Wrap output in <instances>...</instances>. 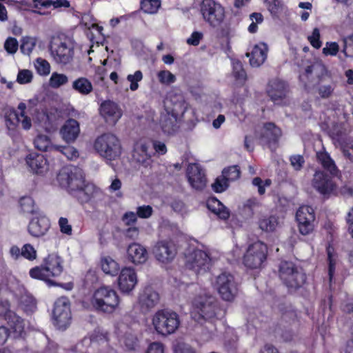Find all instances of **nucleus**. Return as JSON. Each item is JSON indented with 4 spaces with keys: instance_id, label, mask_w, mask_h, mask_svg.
<instances>
[{
    "instance_id": "nucleus-56",
    "label": "nucleus",
    "mask_w": 353,
    "mask_h": 353,
    "mask_svg": "<svg viewBox=\"0 0 353 353\" xmlns=\"http://www.w3.org/2000/svg\"><path fill=\"white\" fill-rule=\"evenodd\" d=\"M159 81L163 84H170L176 81L175 76L168 70H161L158 74Z\"/></svg>"
},
{
    "instance_id": "nucleus-52",
    "label": "nucleus",
    "mask_w": 353,
    "mask_h": 353,
    "mask_svg": "<svg viewBox=\"0 0 353 353\" xmlns=\"http://www.w3.org/2000/svg\"><path fill=\"white\" fill-rule=\"evenodd\" d=\"M343 48L342 52L346 57H353V34L343 39Z\"/></svg>"
},
{
    "instance_id": "nucleus-48",
    "label": "nucleus",
    "mask_w": 353,
    "mask_h": 353,
    "mask_svg": "<svg viewBox=\"0 0 353 353\" xmlns=\"http://www.w3.org/2000/svg\"><path fill=\"white\" fill-rule=\"evenodd\" d=\"M21 303L26 312H33L37 308V302L34 298L30 295L23 296Z\"/></svg>"
},
{
    "instance_id": "nucleus-1",
    "label": "nucleus",
    "mask_w": 353,
    "mask_h": 353,
    "mask_svg": "<svg viewBox=\"0 0 353 353\" xmlns=\"http://www.w3.org/2000/svg\"><path fill=\"white\" fill-rule=\"evenodd\" d=\"M94 148L103 159L112 161L120 157L122 146L119 138L112 133H104L94 141Z\"/></svg>"
},
{
    "instance_id": "nucleus-2",
    "label": "nucleus",
    "mask_w": 353,
    "mask_h": 353,
    "mask_svg": "<svg viewBox=\"0 0 353 353\" xmlns=\"http://www.w3.org/2000/svg\"><path fill=\"white\" fill-rule=\"evenodd\" d=\"M63 261L56 254H49L44 259L40 266H37L30 270L32 278L43 280L50 284L54 283L50 279L61 275L63 272Z\"/></svg>"
},
{
    "instance_id": "nucleus-31",
    "label": "nucleus",
    "mask_w": 353,
    "mask_h": 353,
    "mask_svg": "<svg viewBox=\"0 0 353 353\" xmlns=\"http://www.w3.org/2000/svg\"><path fill=\"white\" fill-rule=\"evenodd\" d=\"M96 188L94 185L83 183V185L71 193L81 203H88L94 196Z\"/></svg>"
},
{
    "instance_id": "nucleus-42",
    "label": "nucleus",
    "mask_w": 353,
    "mask_h": 353,
    "mask_svg": "<svg viewBox=\"0 0 353 353\" xmlns=\"http://www.w3.org/2000/svg\"><path fill=\"white\" fill-rule=\"evenodd\" d=\"M264 134L269 141H276L281 136V130L272 123H266L264 126Z\"/></svg>"
},
{
    "instance_id": "nucleus-35",
    "label": "nucleus",
    "mask_w": 353,
    "mask_h": 353,
    "mask_svg": "<svg viewBox=\"0 0 353 353\" xmlns=\"http://www.w3.org/2000/svg\"><path fill=\"white\" fill-rule=\"evenodd\" d=\"M35 148L40 151H54L56 145L52 143L50 138L45 134H39L34 141Z\"/></svg>"
},
{
    "instance_id": "nucleus-57",
    "label": "nucleus",
    "mask_w": 353,
    "mask_h": 353,
    "mask_svg": "<svg viewBox=\"0 0 353 353\" xmlns=\"http://www.w3.org/2000/svg\"><path fill=\"white\" fill-rule=\"evenodd\" d=\"M228 181L223 176L217 177L214 183H212V188L216 192H222L228 187Z\"/></svg>"
},
{
    "instance_id": "nucleus-49",
    "label": "nucleus",
    "mask_w": 353,
    "mask_h": 353,
    "mask_svg": "<svg viewBox=\"0 0 353 353\" xmlns=\"http://www.w3.org/2000/svg\"><path fill=\"white\" fill-rule=\"evenodd\" d=\"M20 206L24 213L32 214L35 212L34 201L31 197H22L20 200Z\"/></svg>"
},
{
    "instance_id": "nucleus-29",
    "label": "nucleus",
    "mask_w": 353,
    "mask_h": 353,
    "mask_svg": "<svg viewBox=\"0 0 353 353\" xmlns=\"http://www.w3.org/2000/svg\"><path fill=\"white\" fill-rule=\"evenodd\" d=\"M179 117L170 113L165 110L161 113L160 124L163 131L167 134H172L178 129L177 119Z\"/></svg>"
},
{
    "instance_id": "nucleus-30",
    "label": "nucleus",
    "mask_w": 353,
    "mask_h": 353,
    "mask_svg": "<svg viewBox=\"0 0 353 353\" xmlns=\"http://www.w3.org/2000/svg\"><path fill=\"white\" fill-rule=\"evenodd\" d=\"M7 323L14 337L21 336L24 332L25 323L23 320L15 312L8 313Z\"/></svg>"
},
{
    "instance_id": "nucleus-25",
    "label": "nucleus",
    "mask_w": 353,
    "mask_h": 353,
    "mask_svg": "<svg viewBox=\"0 0 353 353\" xmlns=\"http://www.w3.org/2000/svg\"><path fill=\"white\" fill-rule=\"evenodd\" d=\"M159 294L151 288H145L140 294L139 302L143 310L148 311L159 302Z\"/></svg>"
},
{
    "instance_id": "nucleus-5",
    "label": "nucleus",
    "mask_w": 353,
    "mask_h": 353,
    "mask_svg": "<svg viewBox=\"0 0 353 353\" xmlns=\"http://www.w3.org/2000/svg\"><path fill=\"white\" fill-rule=\"evenodd\" d=\"M215 315L216 305L214 297L203 293L194 299L191 316L194 321L200 323L203 320L211 319Z\"/></svg>"
},
{
    "instance_id": "nucleus-64",
    "label": "nucleus",
    "mask_w": 353,
    "mask_h": 353,
    "mask_svg": "<svg viewBox=\"0 0 353 353\" xmlns=\"http://www.w3.org/2000/svg\"><path fill=\"white\" fill-rule=\"evenodd\" d=\"M59 225L60 228V231L65 234L72 235V229L71 225L69 224L68 220L67 218L61 217L59 220Z\"/></svg>"
},
{
    "instance_id": "nucleus-8",
    "label": "nucleus",
    "mask_w": 353,
    "mask_h": 353,
    "mask_svg": "<svg viewBox=\"0 0 353 353\" xmlns=\"http://www.w3.org/2000/svg\"><path fill=\"white\" fill-rule=\"evenodd\" d=\"M49 49L54 61L58 64L66 65L73 59L74 46L67 39L54 38L50 43Z\"/></svg>"
},
{
    "instance_id": "nucleus-59",
    "label": "nucleus",
    "mask_w": 353,
    "mask_h": 353,
    "mask_svg": "<svg viewBox=\"0 0 353 353\" xmlns=\"http://www.w3.org/2000/svg\"><path fill=\"white\" fill-rule=\"evenodd\" d=\"M21 256L28 260H33L37 257V251L30 244H25L21 249Z\"/></svg>"
},
{
    "instance_id": "nucleus-12",
    "label": "nucleus",
    "mask_w": 353,
    "mask_h": 353,
    "mask_svg": "<svg viewBox=\"0 0 353 353\" xmlns=\"http://www.w3.org/2000/svg\"><path fill=\"white\" fill-rule=\"evenodd\" d=\"M339 176L332 175L322 170H316L312 179V186L319 194L323 196H330L337 188V185L333 179Z\"/></svg>"
},
{
    "instance_id": "nucleus-9",
    "label": "nucleus",
    "mask_w": 353,
    "mask_h": 353,
    "mask_svg": "<svg viewBox=\"0 0 353 353\" xmlns=\"http://www.w3.org/2000/svg\"><path fill=\"white\" fill-rule=\"evenodd\" d=\"M268 254L266 244L261 241L250 244L243 256V264L248 268L256 269L261 267Z\"/></svg>"
},
{
    "instance_id": "nucleus-33",
    "label": "nucleus",
    "mask_w": 353,
    "mask_h": 353,
    "mask_svg": "<svg viewBox=\"0 0 353 353\" xmlns=\"http://www.w3.org/2000/svg\"><path fill=\"white\" fill-rule=\"evenodd\" d=\"M72 88L81 95H88L93 90L91 81L85 77H79L72 83Z\"/></svg>"
},
{
    "instance_id": "nucleus-6",
    "label": "nucleus",
    "mask_w": 353,
    "mask_h": 353,
    "mask_svg": "<svg viewBox=\"0 0 353 353\" xmlns=\"http://www.w3.org/2000/svg\"><path fill=\"white\" fill-rule=\"evenodd\" d=\"M119 303V299L117 292L107 287L97 289L92 299V304L97 310L107 313L112 312Z\"/></svg>"
},
{
    "instance_id": "nucleus-7",
    "label": "nucleus",
    "mask_w": 353,
    "mask_h": 353,
    "mask_svg": "<svg viewBox=\"0 0 353 353\" xmlns=\"http://www.w3.org/2000/svg\"><path fill=\"white\" fill-rule=\"evenodd\" d=\"M61 186L65 188L70 194L83 185L85 182L83 170L73 165L63 167L57 176Z\"/></svg>"
},
{
    "instance_id": "nucleus-26",
    "label": "nucleus",
    "mask_w": 353,
    "mask_h": 353,
    "mask_svg": "<svg viewBox=\"0 0 353 353\" xmlns=\"http://www.w3.org/2000/svg\"><path fill=\"white\" fill-rule=\"evenodd\" d=\"M316 157L318 163L324 169L323 171L329 172L332 175H341V172L335 161L330 157V154L325 151L324 148L316 152Z\"/></svg>"
},
{
    "instance_id": "nucleus-11",
    "label": "nucleus",
    "mask_w": 353,
    "mask_h": 353,
    "mask_svg": "<svg viewBox=\"0 0 353 353\" xmlns=\"http://www.w3.org/2000/svg\"><path fill=\"white\" fill-rule=\"evenodd\" d=\"M201 12L204 20L214 28L219 27L225 19L224 8L214 0H203Z\"/></svg>"
},
{
    "instance_id": "nucleus-14",
    "label": "nucleus",
    "mask_w": 353,
    "mask_h": 353,
    "mask_svg": "<svg viewBox=\"0 0 353 353\" xmlns=\"http://www.w3.org/2000/svg\"><path fill=\"white\" fill-rule=\"evenodd\" d=\"M53 318L57 326L65 329L71 320L70 303L67 297L59 298L54 303Z\"/></svg>"
},
{
    "instance_id": "nucleus-41",
    "label": "nucleus",
    "mask_w": 353,
    "mask_h": 353,
    "mask_svg": "<svg viewBox=\"0 0 353 353\" xmlns=\"http://www.w3.org/2000/svg\"><path fill=\"white\" fill-rule=\"evenodd\" d=\"M261 230L265 232H273L279 225V219L275 216L264 217L259 222Z\"/></svg>"
},
{
    "instance_id": "nucleus-28",
    "label": "nucleus",
    "mask_w": 353,
    "mask_h": 353,
    "mask_svg": "<svg viewBox=\"0 0 353 353\" xmlns=\"http://www.w3.org/2000/svg\"><path fill=\"white\" fill-rule=\"evenodd\" d=\"M127 254L128 260L134 264H142L148 259L146 249L139 243H133L129 245Z\"/></svg>"
},
{
    "instance_id": "nucleus-51",
    "label": "nucleus",
    "mask_w": 353,
    "mask_h": 353,
    "mask_svg": "<svg viewBox=\"0 0 353 353\" xmlns=\"http://www.w3.org/2000/svg\"><path fill=\"white\" fill-rule=\"evenodd\" d=\"M123 343L128 350H135L139 346L137 336L132 334H125L123 339Z\"/></svg>"
},
{
    "instance_id": "nucleus-43",
    "label": "nucleus",
    "mask_w": 353,
    "mask_h": 353,
    "mask_svg": "<svg viewBox=\"0 0 353 353\" xmlns=\"http://www.w3.org/2000/svg\"><path fill=\"white\" fill-rule=\"evenodd\" d=\"M161 6V0H141V8L145 13L154 14Z\"/></svg>"
},
{
    "instance_id": "nucleus-44",
    "label": "nucleus",
    "mask_w": 353,
    "mask_h": 353,
    "mask_svg": "<svg viewBox=\"0 0 353 353\" xmlns=\"http://www.w3.org/2000/svg\"><path fill=\"white\" fill-rule=\"evenodd\" d=\"M233 76L241 84L244 83L246 80V72L243 68L242 63L239 61L233 63Z\"/></svg>"
},
{
    "instance_id": "nucleus-46",
    "label": "nucleus",
    "mask_w": 353,
    "mask_h": 353,
    "mask_svg": "<svg viewBox=\"0 0 353 353\" xmlns=\"http://www.w3.org/2000/svg\"><path fill=\"white\" fill-rule=\"evenodd\" d=\"M37 72L41 76H48L50 72V65L45 59L37 58L34 63Z\"/></svg>"
},
{
    "instance_id": "nucleus-38",
    "label": "nucleus",
    "mask_w": 353,
    "mask_h": 353,
    "mask_svg": "<svg viewBox=\"0 0 353 353\" xmlns=\"http://www.w3.org/2000/svg\"><path fill=\"white\" fill-rule=\"evenodd\" d=\"M101 269L106 274L112 276L117 275L119 271V266L117 261L110 256L104 257L101 261Z\"/></svg>"
},
{
    "instance_id": "nucleus-61",
    "label": "nucleus",
    "mask_w": 353,
    "mask_h": 353,
    "mask_svg": "<svg viewBox=\"0 0 353 353\" xmlns=\"http://www.w3.org/2000/svg\"><path fill=\"white\" fill-rule=\"evenodd\" d=\"M339 51V46L336 42H327L323 48V53L327 56H336Z\"/></svg>"
},
{
    "instance_id": "nucleus-24",
    "label": "nucleus",
    "mask_w": 353,
    "mask_h": 353,
    "mask_svg": "<svg viewBox=\"0 0 353 353\" xmlns=\"http://www.w3.org/2000/svg\"><path fill=\"white\" fill-rule=\"evenodd\" d=\"M166 108L170 113L179 117L183 115L187 109L184 97L181 94H170L165 102Z\"/></svg>"
},
{
    "instance_id": "nucleus-53",
    "label": "nucleus",
    "mask_w": 353,
    "mask_h": 353,
    "mask_svg": "<svg viewBox=\"0 0 353 353\" xmlns=\"http://www.w3.org/2000/svg\"><path fill=\"white\" fill-rule=\"evenodd\" d=\"M35 46V41L31 37H25L22 39L20 46L21 51L25 54H30Z\"/></svg>"
},
{
    "instance_id": "nucleus-15",
    "label": "nucleus",
    "mask_w": 353,
    "mask_h": 353,
    "mask_svg": "<svg viewBox=\"0 0 353 353\" xmlns=\"http://www.w3.org/2000/svg\"><path fill=\"white\" fill-rule=\"evenodd\" d=\"M296 219L301 234L307 235L313 231L315 214L312 207L308 205L301 206L296 212Z\"/></svg>"
},
{
    "instance_id": "nucleus-17",
    "label": "nucleus",
    "mask_w": 353,
    "mask_h": 353,
    "mask_svg": "<svg viewBox=\"0 0 353 353\" xmlns=\"http://www.w3.org/2000/svg\"><path fill=\"white\" fill-rule=\"evenodd\" d=\"M153 253L158 261L168 263L174 259L176 250L172 243L161 241L154 245Z\"/></svg>"
},
{
    "instance_id": "nucleus-16",
    "label": "nucleus",
    "mask_w": 353,
    "mask_h": 353,
    "mask_svg": "<svg viewBox=\"0 0 353 353\" xmlns=\"http://www.w3.org/2000/svg\"><path fill=\"white\" fill-rule=\"evenodd\" d=\"M186 175L191 187L195 190H203L207 183L205 170L197 163L188 165Z\"/></svg>"
},
{
    "instance_id": "nucleus-34",
    "label": "nucleus",
    "mask_w": 353,
    "mask_h": 353,
    "mask_svg": "<svg viewBox=\"0 0 353 353\" xmlns=\"http://www.w3.org/2000/svg\"><path fill=\"white\" fill-rule=\"evenodd\" d=\"M26 105L24 103H20L17 110L14 112L17 121L21 124L24 130H29L32 126L31 119L26 115Z\"/></svg>"
},
{
    "instance_id": "nucleus-62",
    "label": "nucleus",
    "mask_w": 353,
    "mask_h": 353,
    "mask_svg": "<svg viewBox=\"0 0 353 353\" xmlns=\"http://www.w3.org/2000/svg\"><path fill=\"white\" fill-rule=\"evenodd\" d=\"M153 213V209L150 205H141L137 208V215L141 219H148Z\"/></svg>"
},
{
    "instance_id": "nucleus-55",
    "label": "nucleus",
    "mask_w": 353,
    "mask_h": 353,
    "mask_svg": "<svg viewBox=\"0 0 353 353\" xmlns=\"http://www.w3.org/2000/svg\"><path fill=\"white\" fill-rule=\"evenodd\" d=\"M327 260L329 262L328 273H329L330 280L331 281L332 279V276L334 275V273L335 265H336V259L333 254L334 248L329 245L327 248Z\"/></svg>"
},
{
    "instance_id": "nucleus-32",
    "label": "nucleus",
    "mask_w": 353,
    "mask_h": 353,
    "mask_svg": "<svg viewBox=\"0 0 353 353\" xmlns=\"http://www.w3.org/2000/svg\"><path fill=\"white\" fill-rule=\"evenodd\" d=\"M26 161L29 167L36 173H42L46 169V160L42 154H30Z\"/></svg>"
},
{
    "instance_id": "nucleus-45",
    "label": "nucleus",
    "mask_w": 353,
    "mask_h": 353,
    "mask_svg": "<svg viewBox=\"0 0 353 353\" xmlns=\"http://www.w3.org/2000/svg\"><path fill=\"white\" fill-rule=\"evenodd\" d=\"M54 152H59L65 155L68 159H73L79 156V152L76 148L70 145H56Z\"/></svg>"
},
{
    "instance_id": "nucleus-19",
    "label": "nucleus",
    "mask_w": 353,
    "mask_h": 353,
    "mask_svg": "<svg viewBox=\"0 0 353 353\" xmlns=\"http://www.w3.org/2000/svg\"><path fill=\"white\" fill-rule=\"evenodd\" d=\"M137 283V275L134 270L130 268H125L121 270L118 278L119 287L123 293L132 291Z\"/></svg>"
},
{
    "instance_id": "nucleus-58",
    "label": "nucleus",
    "mask_w": 353,
    "mask_h": 353,
    "mask_svg": "<svg viewBox=\"0 0 353 353\" xmlns=\"http://www.w3.org/2000/svg\"><path fill=\"white\" fill-rule=\"evenodd\" d=\"M271 183L270 179H266L263 181L260 177H255L252 180V184L258 188V192L260 195L265 194V187H269L271 185Z\"/></svg>"
},
{
    "instance_id": "nucleus-60",
    "label": "nucleus",
    "mask_w": 353,
    "mask_h": 353,
    "mask_svg": "<svg viewBox=\"0 0 353 353\" xmlns=\"http://www.w3.org/2000/svg\"><path fill=\"white\" fill-rule=\"evenodd\" d=\"M18 47V41L13 37H8L4 43V48L9 54H14L17 51Z\"/></svg>"
},
{
    "instance_id": "nucleus-13",
    "label": "nucleus",
    "mask_w": 353,
    "mask_h": 353,
    "mask_svg": "<svg viewBox=\"0 0 353 353\" xmlns=\"http://www.w3.org/2000/svg\"><path fill=\"white\" fill-rule=\"evenodd\" d=\"M214 285L221 297L226 301H233L237 294L234 277L230 273L223 272L217 276Z\"/></svg>"
},
{
    "instance_id": "nucleus-37",
    "label": "nucleus",
    "mask_w": 353,
    "mask_h": 353,
    "mask_svg": "<svg viewBox=\"0 0 353 353\" xmlns=\"http://www.w3.org/2000/svg\"><path fill=\"white\" fill-rule=\"evenodd\" d=\"M208 208L216 214L220 219L226 220L230 216L229 210L224 206L219 201L212 200L208 204Z\"/></svg>"
},
{
    "instance_id": "nucleus-63",
    "label": "nucleus",
    "mask_w": 353,
    "mask_h": 353,
    "mask_svg": "<svg viewBox=\"0 0 353 353\" xmlns=\"http://www.w3.org/2000/svg\"><path fill=\"white\" fill-rule=\"evenodd\" d=\"M32 79V73L28 70H21L19 72L17 81L20 84L30 83Z\"/></svg>"
},
{
    "instance_id": "nucleus-10",
    "label": "nucleus",
    "mask_w": 353,
    "mask_h": 353,
    "mask_svg": "<svg viewBox=\"0 0 353 353\" xmlns=\"http://www.w3.org/2000/svg\"><path fill=\"white\" fill-rule=\"evenodd\" d=\"M212 265V259L208 253L201 250H194L185 256V267L196 274H203Z\"/></svg>"
},
{
    "instance_id": "nucleus-39",
    "label": "nucleus",
    "mask_w": 353,
    "mask_h": 353,
    "mask_svg": "<svg viewBox=\"0 0 353 353\" xmlns=\"http://www.w3.org/2000/svg\"><path fill=\"white\" fill-rule=\"evenodd\" d=\"M261 205L260 202L256 198H250L243 204L241 208V213L247 218H250L254 215V210Z\"/></svg>"
},
{
    "instance_id": "nucleus-54",
    "label": "nucleus",
    "mask_w": 353,
    "mask_h": 353,
    "mask_svg": "<svg viewBox=\"0 0 353 353\" xmlns=\"http://www.w3.org/2000/svg\"><path fill=\"white\" fill-rule=\"evenodd\" d=\"M143 79V74L140 70H137L134 74H128V81L130 82V88L132 91H135L139 88L138 82Z\"/></svg>"
},
{
    "instance_id": "nucleus-47",
    "label": "nucleus",
    "mask_w": 353,
    "mask_h": 353,
    "mask_svg": "<svg viewBox=\"0 0 353 353\" xmlns=\"http://www.w3.org/2000/svg\"><path fill=\"white\" fill-rule=\"evenodd\" d=\"M241 172L237 165L230 166L222 172V176L228 181H235L240 177Z\"/></svg>"
},
{
    "instance_id": "nucleus-22",
    "label": "nucleus",
    "mask_w": 353,
    "mask_h": 353,
    "mask_svg": "<svg viewBox=\"0 0 353 353\" xmlns=\"http://www.w3.org/2000/svg\"><path fill=\"white\" fill-rule=\"evenodd\" d=\"M79 133V123L73 119L67 120L60 130L61 138L68 143L74 142Z\"/></svg>"
},
{
    "instance_id": "nucleus-20",
    "label": "nucleus",
    "mask_w": 353,
    "mask_h": 353,
    "mask_svg": "<svg viewBox=\"0 0 353 353\" xmlns=\"http://www.w3.org/2000/svg\"><path fill=\"white\" fill-rule=\"evenodd\" d=\"M149 145L144 141H140L134 144L132 152V159L143 167H148L152 162L151 155L148 152Z\"/></svg>"
},
{
    "instance_id": "nucleus-4",
    "label": "nucleus",
    "mask_w": 353,
    "mask_h": 353,
    "mask_svg": "<svg viewBox=\"0 0 353 353\" xmlns=\"http://www.w3.org/2000/svg\"><path fill=\"white\" fill-rule=\"evenodd\" d=\"M152 325L156 332L166 336L174 334L180 325L178 314L169 310H159L153 316Z\"/></svg>"
},
{
    "instance_id": "nucleus-21",
    "label": "nucleus",
    "mask_w": 353,
    "mask_h": 353,
    "mask_svg": "<svg viewBox=\"0 0 353 353\" xmlns=\"http://www.w3.org/2000/svg\"><path fill=\"white\" fill-rule=\"evenodd\" d=\"M100 112L105 121L112 124H114L122 114L118 105L111 101H105L101 103Z\"/></svg>"
},
{
    "instance_id": "nucleus-40",
    "label": "nucleus",
    "mask_w": 353,
    "mask_h": 353,
    "mask_svg": "<svg viewBox=\"0 0 353 353\" xmlns=\"http://www.w3.org/2000/svg\"><path fill=\"white\" fill-rule=\"evenodd\" d=\"M68 81L69 78L66 74L54 72L49 79V85L52 88L57 89L66 85Z\"/></svg>"
},
{
    "instance_id": "nucleus-36",
    "label": "nucleus",
    "mask_w": 353,
    "mask_h": 353,
    "mask_svg": "<svg viewBox=\"0 0 353 353\" xmlns=\"http://www.w3.org/2000/svg\"><path fill=\"white\" fill-rule=\"evenodd\" d=\"M325 72L326 70L323 65L316 63L305 68L304 75L307 79H314V78H317L318 79H320L321 77L324 75Z\"/></svg>"
},
{
    "instance_id": "nucleus-18",
    "label": "nucleus",
    "mask_w": 353,
    "mask_h": 353,
    "mask_svg": "<svg viewBox=\"0 0 353 353\" xmlns=\"http://www.w3.org/2000/svg\"><path fill=\"white\" fill-rule=\"evenodd\" d=\"M286 83L279 79H273L269 82L267 92L271 100L276 104H280L288 94Z\"/></svg>"
},
{
    "instance_id": "nucleus-27",
    "label": "nucleus",
    "mask_w": 353,
    "mask_h": 353,
    "mask_svg": "<svg viewBox=\"0 0 353 353\" xmlns=\"http://www.w3.org/2000/svg\"><path fill=\"white\" fill-rule=\"evenodd\" d=\"M50 226V221L46 216L34 218L28 225V232L32 236L40 237L46 234Z\"/></svg>"
},
{
    "instance_id": "nucleus-3",
    "label": "nucleus",
    "mask_w": 353,
    "mask_h": 353,
    "mask_svg": "<svg viewBox=\"0 0 353 353\" xmlns=\"http://www.w3.org/2000/svg\"><path fill=\"white\" fill-rule=\"evenodd\" d=\"M279 275L283 283L291 291L301 288L306 281V274L291 261L281 262Z\"/></svg>"
},
{
    "instance_id": "nucleus-23",
    "label": "nucleus",
    "mask_w": 353,
    "mask_h": 353,
    "mask_svg": "<svg viewBox=\"0 0 353 353\" xmlns=\"http://www.w3.org/2000/svg\"><path fill=\"white\" fill-rule=\"evenodd\" d=\"M268 47L265 43H259L255 45L250 52H247L246 56L250 58V63L252 67H259L266 60Z\"/></svg>"
},
{
    "instance_id": "nucleus-50",
    "label": "nucleus",
    "mask_w": 353,
    "mask_h": 353,
    "mask_svg": "<svg viewBox=\"0 0 353 353\" xmlns=\"http://www.w3.org/2000/svg\"><path fill=\"white\" fill-rule=\"evenodd\" d=\"M341 150L343 157L353 163V138L350 139L341 145Z\"/></svg>"
}]
</instances>
